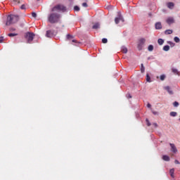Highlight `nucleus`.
Masks as SVG:
<instances>
[{
  "mask_svg": "<svg viewBox=\"0 0 180 180\" xmlns=\"http://www.w3.org/2000/svg\"><path fill=\"white\" fill-rule=\"evenodd\" d=\"M61 15L58 13H51L48 16V20L50 23H58Z\"/></svg>",
  "mask_w": 180,
  "mask_h": 180,
  "instance_id": "nucleus-1",
  "label": "nucleus"
},
{
  "mask_svg": "<svg viewBox=\"0 0 180 180\" xmlns=\"http://www.w3.org/2000/svg\"><path fill=\"white\" fill-rule=\"evenodd\" d=\"M19 21V16L15 15H10L7 17L6 26H11L14 23H17Z\"/></svg>",
  "mask_w": 180,
  "mask_h": 180,
  "instance_id": "nucleus-2",
  "label": "nucleus"
},
{
  "mask_svg": "<svg viewBox=\"0 0 180 180\" xmlns=\"http://www.w3.org/2000/svg\"><path fill=\"white\" fill-rule=\"evenodd\" d=\"M67 7L63 4H57L51 8V12H65Z\"/></svg>",
  "mask_w": 180,
  "mask_h": 180,
  "instance_id": "nucleus-3",
  "label": "nucleus"
},
{
  "mask_svg": "<svg viewBox=\"0 0 180 180\" xmlns=\"http://www.w3.org/2000/svg\"><path fill=\"white\" fill-rule=\"evenodd\" d=\"M25 39L27 41V43H32L33 39H34V34L33 32H27L25 34Z\"/></svg>",
  "mask_w": 180,
  "mask_h": 180,
  "instance_id": "nucleus-4",
  "label": "nucleus"
},
{
  "mask_svg": "<svg viewBox=\"0 0 180 180\" xmlns=\"http://www.w3.org/2000/svg\"><path fill=\"white\" fill-rule=\"evenodd\" d=\"M124 22V18H123V15H122V13L119 11L117 13V17L115 18V22L116 25H119V22Z\"/></svg>",
  "mask_w": 180,
  "mask_h": 180,
  "instance_id": "nucleus-5",
  "label": "nucleus"
},
{
  "mask_svg": "<svg viewBox=\"0 0 180 180\" xmlns=\"http://www.w3.org/2000/svg\"><path fill=\"white\" fill-rule=\"evenodd\" d=\"M144 44H146V39L141 38L139 40L138 42V50L141 51L143 50V47H144Z\"/></svg>",
  "mask_w": 180,
  "mask_h": 180,
  "instance_id": "nucleus-6",
  "label": "nucleus"
},
{
  "mask_svg": "<svg viewBox=\"0 0 180 180\" xmlns=\"http://www.w3.org/2000/svg\"><path fill=\"white\" fill-rule=\"evenodd\" d=\"M56 34H57V32H56V31L48 30V31H46V37L51 38V37H54V36H56Z\"/></svg>",
  "mask_w": 180,
  "mask_h": 180,
  "instance_id": "nucleus-7",
  "label": "nucleus"
},
{
  "mask_svg": "<svg viewBox=\"0 0 180 180\" xmlns=\"http://www.w3.org/2000/svg\"><path fill=\"white\" fill-rule=\"evenodd\" d=\"M171 147V151L174 153V154H176L178 153V149H176V146L174 143H169Z\"/></svg>",
  "mask_w": 180,
  "mask_h": 180,
  "instance_id": "nucleus-8",
  "label": "nucleus"
},
{
  "mask_svg": "<svg viewBox=\"0 0 180 180\" xmlns=\"http://www.w3.org/2000/svg\"><path fill=\"white\" fill-rule=\"evenodd\" d=\"M167 25H172V23H175V20L172 17H169L166 20Z\"/></svg>",
  "mask_w": 180,
  "mask_h": 180,
  "instance_id": "nucleus-9",
  "label": "nucleus"
},
{
  "mask_svg": "<svg viewBox=\"0 0 180 180\" xmlns=\"http://www.w3.org/2000/svg\"><path fill=\"white\" fill-rule=\"evenodd\" d=\"M164 89H165V91H167V92L170 94L172 95L173 92L172 90H171V87H169V86H165Z\"/></svg>",
  "mask_w": 180,
  "mask_h": 180,
  "instance_id": "nucleus-10",
  "label": "nucleus"
},
{
  "mask_svg": "<svg viewBox=\"0 0 180 180\" xmlns=\"http://www.w3.org/2000/svg\"><path fill=\"white\" fill-rule=\"evenodd\" d=\"M174 172H175V169H174V168H172L169 170V174H170V176H172V178H175Z\"/></svg>",
  "mask_w": 180,
  "mask_h": 180,
  "instance_id": "nucleus-11",
  "label": "nucleus"
},
{
  "mask_svg": "<svg viewBox=\"0 0 180 180\" xmlns=\"http://www.w3.org/2000/svg\"><path fill=\"white\" fill-rule=\"evenodd\" d=\"M155 26V29L157 30L162 29V25H161V22H156Z\"/></svg>",
  "mask_w": 180,
  "mask_h": 180,
  "instance_id": "nucleus-12",
  "label": "nucleus"
},
{
  "mask_svg": "<svg viewBox=\"0 0 180 180\" xmlns=\"http://www.w3.org/2000/svg\"><path fill=\"white\" fill-rule=\"evenodd\" d=\"M162 159L163 160V161H169L171 159L169 158V156L167 155H164L162 157Z\"/></svg>",
  "mask_w": 180,
  "mask_h": 180,
  "instance_id": "nucleus-13",
  "label": "nucleus"
},
{
  "mask_svg": "<svg viewBox=\"0 0 180 180\" xmlns=\"http://www.w3.org/2000/svg\"><path fill=\"white\" fill-rule=\"evenodd\" d=\"M101 27V25L97 22V23H95L93 27H92V29H99Z\"/></svg>",
  "mask_w": 180,
  "mask_h": 180,
  "instance_id": "nucleus-14",
  "label": "nucleus"
},
{
  "mask_svg": "<svg viewBox=\"0 0 180 180\" xmlns=\"http://www.w3.org/2000/svg\"><path fill=\"white\" fill-rule=\"evenodd\" d=\"M121 51L122 53H124V54H127V53L128 51L127 48L126 46H122L121 49Z\"/></svg>",
  "mask_w": 180,
  "mask_h": 180,
  "instance_id": "nucleus-15",
  "label": "nucleus"
},
{
  "mask_svg": "<svg viewBox=\"0 0 180 180\" xmlns=\"http://www.w3.org/2000/svg\"><path fill=\"white\" fill-rule=\"evenodd\" d=\"M158 44H159L160 46H162V45L164 44V39H159L158 40Z\"/></svg>",
  "mask_w": 180,
  "mask_h": 180,
  "instance_id": "nucleus-16",
  "label": "nucleus"
},
{
  "mask_svg": "<svg viewBox=\"0 0 180 180\" xmlns=\"http://www.w3.org/2000/svg\"><path fill=\"white\" fill-rule=\"evenodd\" d=\"M167 7H168L169 9H172V8H174V3H172V2L168 3V4H167Z\"/></svg>",
  "mask_w": 180,
  "mask_h": 180,
  "instance_id": "nucleus-17",
  "label": "nucleus"
},
{
  "mask_svg": "<svg viewBox=\"0 0 180 180\" xmlns=\"http://www.w3.org/2000/svg\"><path fill=\"white\" fill-rule=\"evenodd\" d=\"M163 51H169V45H165V46L163 47Z\"/></svg>",
  "mask_w": 180,
  "mask_h": 180,
  "instance_id": "nucleus-18",
  "label": "nucleus"
},
{
  "mask_svg": "<svg viewBox=\"0 0 180 180\" xmlns=\"http://www.w3.org/2000/svg\"><path fill=\"white\" fill-rule=\"evenodd\" d=\"M165 34H172V30H167L165 31Z\"/></svg>",
  "mask_w": 180,
  "mask_h": 180,
  "instance_id": "nucleus-19",
  "label": "nucleus"
},
{
  "mask_svg": "<svg viewBox=\"0 0 180 180\" xmlns=\"http://www.w3.org/2000/svg\"><path fill=\"white\" fill-rule=\"evenodd\" d=\"M146 81L147 82H151V77H150V75H148V73L146 74Z\"/></svg>",
  "mask_w": 180,
  "mask_h": 180,
  "instance_id": "nucleus-20",
  "label": "nucleus"
},
{
  "mask_svg": "<svg viewBox=\"0 0 180 180\" xmlns=\"http://www.w3.org/2000/svg\"><path fill=\"white\" fill-rule=\"evenodd\" d=\"M146 71V68L144 67V65L142 63L141 64V72L144 73V72Z\"/></svg>",
  "mask_w": 180,
  "mask_h": 180,
  "instance_id": "nucleus-21",
  "label": "nucleus"
},
{
  "mask_svg": "<svg viewBox=\"0 0 180 180\" xmlns=\"http://www.w3.org/2000/svg\"><path fill=\"white\" fill-rule=\"evenodd\" d=\"M148 51H153L154 50V46L153 45H149L148 47Z\"/></svg>",
  "mask_w": 180,
  "mask_h": 180,
  "instance_id": "nucleus-22",
  "label": "nucleus"
},
{
  "mask_svg": "<svg viewBox=\"0 0 180 180\" xmlns=\"http://www.w3.org/2000/svg\"><path fill=\"white\" fill-rule=\"evenodd\" d=\"M176 115H178V113H176V112H170V116H172V117H175V116H176Z\"/></svg>",
  "mask_w": 180,
  "mask_h": 180,
  "instance_id": "nucleus-23",
  "label": "nucleus"
},
{
  "mask_svg": "<svg viewBox=\"0 0 180 180\" xmlns=\"http://www.w3.org/2000/svg\"><path fill=\"white\" fill-rule=\"evenodd\" d=\"M8 36H9V37H13L15 36H18V34L16 33H10L8 34Z\"/></svg>",
  "mask_w": 180,
  "mask_h": 180,
  "instance_id": "nucleus-24",
  "label": "nucleus"
},
{
  "mask_svg": "<svg viewBox=\"0 0 180 180\" xmlns=\"http://www.w3.org/2000/svg\"><path fill=\"white\" fill-rule=\"evenodd\" d=\"M167 44H169L171 47H174V46H175V44L171 41H168Z\"/></svg>",
  "mask_w": 180,
  "mask_h": 180,
  "instance_id": "nucleus-25",
  "label": "nucleus"
},
{
  "mask_svg": "<svg viewBox=\"0 0 180 180\" xmlns=\"http://www.w3.org/2000/svg\"><path fill=\"white\" fill-rule=\"evenodd\" d=\"M173 105L174 106V108H178L179 106V103L175 101L173 103Z\"/></svg>",
  "mask_w": 180,
  "mask_h": 180,
  "instance_id": "nucleus-26",
  "label": "nucleus"
},
{
  "mask_svg": "<svg viewBox=\"0 0 180 180\" xmlns=\"http://www.w3.org/2000/svg\"><path fill=\"white\" fill-rule=\"evenodd\" d=\"M174 41H175L176 43H179V41H180V39H179V38L178 37H175L174 38Z\"/></svg>",
  "mask_w": 180,
  "mask_h": 180,
  "instance_id": "nucleus-27",
  "label": "nucleus"
},
{
  "mask_svg": "<svg viewBox=\"0 0 180 180\" xmlns=\"http://www.w3.org/2000/svg\"><path fill=\"white\" fill-rule=\"evenodd\" d=\"M172 72H174V74H179V72H178V70L177 69H172Z\"/></svg>",
  "mask_w": 180,
  "mask_h": 180,
  "instance_id": "nucleus-28",
  "label": "nucleus"
},
{
  "mask_svg": "<svg viewBox=\"0 0 180 180\" xmlns=\"http://www.w3.org/2000/svg\"><path fill=\"white\" fill-rule=\"evenodd\" d=\"M74 11H76V12H79V7L78 6H75L74 7Z\"/></svg>",
  "mask_w": 180,
  "mask_h": 180,
  "instance_id": "nucleus-29",
  "label": "nucleus"
},
{
  "mask_svg": "<svg viewBox=\"0 0 180 180\" xmlns=\"http://www.w3.org/2000/svg\"><path fill=\"white\" fill-rule=\"evenodd\" d=\"M146 122L147 126H148V127L151 126V123L150 122V121L148 120V119H146Z\"/></svg>",
  "mask_w": 180,
  "mask_h": 180,
  "instance_id": "nucleus-30",
  "label": "nucleus"
},
{
  "mask_svg": "<svg viewBox=\"0 0 180 180\" xmlns=\"http://www.w3.org/2000/svg\"><path fill=\"white\" fill-rule=\"evenodd\" d=\"M164 79H165V75H160V80L164 81Z\"/></svg>",
  "mask_w": 180,
  "mask_h": 180,
  "instance_id": "nucleus-31",
  "label": "nucleus"
},
{
  "mask_svg": "<svg viewBox=\"0 0 180 180\" xmlns=\"http://www.w3.org/2000/svg\"><path fill=\"white\" fill-rule=\"evenodd\" d=\"M102 43H104V44L108 43V39L103 38V39H102Z\"/></svg>",
  "mask_w": 180,
  "mask_h": 180,
  "instance_id": "nucleus-32",
  "label": "nucleus"
},
{
  "mask_svg": "<svg viewBox=\"0 0 180 180\" xmlns=\"http://www.w3.org/2000/svg\"><path fill=\"white\" fill-rule=\"evenodd\" d=\"M32 18H37V14L34 12L32 13Z\"/></svg>",
  "mask_w": 180,
  "mask_h": 180,
  "instance_id": "nucleus-33",
  "label": "nucleus"
},
{
  "mask_svg": "<svg viewBox=\"0 0 180 180\" xmlns=\"http://www.w3.org/2000/svg\"><path fill=\"white\" fill-rule=\"evenodd\" d=\"M82 6L84 8H88V4H86V3H83V4H82Z\"/></svg>",
  "mask_w": 180,
  "mask_h": 180,
  "instance_id": "nucleus-34",
  "label": "nucleus"
},
{
  "mask_svg": "<svg viewBox=\"0 0 180 180\" xmlns=\"http://www.w3.org/2000/svg\"><path fill=\"white\" fill-rule=\"evenodd\" d=\"M67 39H68V40L71 39H73V37L70 34H68L67 35Z\"/></svg>",
  "mask_w": 180,
  "mask_h": 180,
  "instance_id": "nucleus-35",
  "label": "nucleus"
},
{
  "mask_svg": "<svg viewBox=\"0 0 180 180\" xmlns=\"http://www.w3.org/2000/svg\"><path fill=\"white\" fill-rule=\"evenodd\" d=\"M174 164H176V165H179V164H180L179 160H174Z\"/></svg>",
  "mask_w": 180,
  "mask_h": 180,
  "instance_id": "nucleus-36",
  "label": "nucleus"
},
{
  "mask_svg": "<svg viewBox=\"0 0 180 180\" xmlns=\"http://www.w3.org/2000/svg\"><path fill=\"white\" fill-rule=\"evenodd\" d=\"M20 9H26V6H25L24 4H22V5L20 6Z\"/></svg>",
  "mask_w": 180,
  "mask_h": 180,
  "instance_id": "nucleus-37",
  "label": "nucleus"
},
{
  "mask_svg": "<svg viewBox=\"0 0 180 180\" xmlns=\"http://www.w3.org/2000/svg\"><path fill=\"white\" fill-rule=\"evenodd\" d=\"M152 113L155 115H158V112L156 111H152Z\"/></svg>",
  "mask_w": 180,
  "mask_h": 180,
  "instance_id": "nucleus-38",
  "label": "nucleus"
},
{
  "mask_svg": "<svg viewBox=\"0 0 180 180\" xmlns=\"http://www.w3.org/2000/svg\"><path fill=\"white\" fill-rule=\"evenodd\" d=\"M15 30H16V29L12 27V28H10V32H15Z\"/></svg>",
  "mask_w": 180,
  "mask_h": 180,
  "instance_id": "nucleus-39",
  "label": "nucleus"
},
{
  "mask_svg": "<svg viewBox=\"0 0 180 180\" xmlns=\"http://www.w3.org/2000/svg\"><path fill=\"white\" fill-rule=\"evenodd\" d=\"M2 41H4V37H0V43H2Z\"/></svg>",
  "mask_w": 180,
  "mask_h": 180,
  "instance_id": "nucleus-40",
  "label": "nucleus"
},
{
  "mask_svg": "<svg viewBox=\"0 0 180 180\" xmlns=\"http://www.w3.org/2000/svg\"><path fill=\"white\" fill-rule=\"evenodd\" d=\"M13 2H15V4H20V1L19 0H13Z\"/></svg>",
  "mask_w": 180,
  "mask_h": 180,
  "instance_id": "nucleus-41",
  "label": "nucleus"
},
{
  "mask_svg": "<svg viewBox=\"0 0 180 180\" xmlns=\"http://www.w3.org/2000/svg\"><path fill=\"white\" fill-rule=\"evenodd\" d=\"M147 108H151V104L148 103V104H147Z\"/></svg>",
  "mask_w": 180,
  "mask_h": 180,
  "instance_id": "nucleus-42",
  "label": "nucleus"
},
{
  "mask_svg": "<svg viewBox=\"0 0 180 180\" xmlns=\"http://www.w3.org/2000/svg\"><path fill=\"white\" fill-rule=\"evenodd\" d=\"M153 126H155V127H158V124H157V123H153Z\"/></svg>",
  "mask_w": 180,
  "mask_h": 180,
  "instance_id": "nucleus-43",
  "label": "nucleus"
},
{
  "mask_svg": "<svg viewBox=\"0 0 180 180\" xmlns=\"http://www.w3.org/2000/svg\"><path fill=\"white\" fill-rule=\"evenodd\" d=\"M72 41V43H77V40H75V39H73Z\"/></svg>",
  "mask_w": 180,
  "mask_h": 180,
  "instance_id": "nucleus-44",
  "label": "nucleus"
},
{
  "mask_svg": "<svg viewBox=\"0 0 180 180\" xmlns=\"http://www.w3.org/2000/svg\"><path fill=\"white\" fill-rule=\"evenodd\" d=\"M128 98H131V95L127 94Z\"/></svg>",
  "mask_w": 180,
  "mask_h": 180,
  "instance_id": "nucleus-45",
  "label": "nucleus"
},
{
  "mask_svg": "<svg viewBox=\"0 0 180 180\" xmlns=\"http://www.w3.org/2000/svg\"><path fill=\"white\" fill-rule=\"evenodd\" d=\"M37 1H40V0H37Z\"/></svg>",
  "mask_w": 180,
  "mask_h": 180,
  "instance_id": "nucleus-46",
  "label": "nucleus"
}]
</instances>
